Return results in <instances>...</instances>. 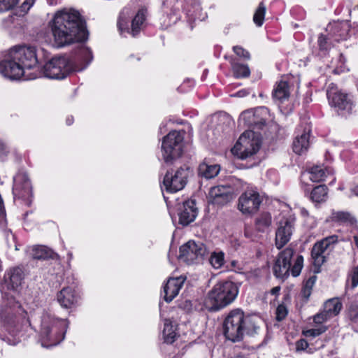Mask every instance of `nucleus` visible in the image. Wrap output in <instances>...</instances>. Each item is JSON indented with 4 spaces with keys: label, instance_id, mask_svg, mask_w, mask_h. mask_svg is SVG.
<instances>
[{
    "label": "nucleus",
    "instance_id": "f257e3e1",
    "mask_svg": "<svg viewBox=\"0 0 358 358\" xmlns=\"http://www.w3.org/2000/svg\"><path fill=\"white\" fill-rule=\"evenodd\" d=\"M51 31L55 42L62 47L87 39L88 33L80 13L75 10L57 12L52 20Z\"/></svg>",
    "mask_w": 358,
    "mask_h": 358
},
{
    "label": "nucleus",
    "instance_id": "f03ea898",
    "mask_svg": "<svg viewBox=\"0 0 358 358\" xmlns=\"http://www.w3.org/2000/svg\"><path fill=\"white\" fill-rule=\"evenodd\" d=\"M36 47L17 46L10 50L8 58L0 62V74L10 80L24 76L26 69H31L38 62Z\"/></svg>",
    "mask_w": 358,
    "mask_h": 358
},
{
    "label": "nucleus",
    "instance_id": "7ed1b4c3",
    "mask_svg": "<svg viewBox=\"0 0 358 358\" xmlns=\"http://www.w3.org/2000/svg\"><path fill=\"white\" fill-rule=\"evenodd\" d=\"M260 319L256 316L245 315L241 309H234L228 314L223 322V333L227 339L238 342L246 333L256 334L259 329Z\"/></svg>",
    "mask_w": 358,
    "mask_h": 358
},
{
    "label": "nucleus",
    "instance_id": "20e7f679",
    "mask_svg": "<svg viewBox=\"0 0 358 358\" xmlns=\"http://www.w3.org/2000/svg\"><path fill=\"white\" fill-rule=\"evenodd\" d=\"M92 59V51L85 48L82 50L81 56L74 64L66 57H55L44 65L43 73L45 77L50 79H63L73 71H80L85 69Z\"/></svg>",
    "mask_w": 358,
    "mask_h": 358
},
{
    "label": "nucleus",
    "instance_id": "39448f33",
    "mask_svg": "<svg viewBox=\"0 0 358 358\" xmlns=\"http://www.w3.org/2000/svg\"><path fill=\"white\" fill-rule=\"evenodd\" d=\"M238 294V287L234 282H219L208 292L205 305L210 310H219L231 303Z\"/></svg>",
    "mask_w": 358,
    "mask_h": 358
},
{
    "label": "nucleus",
    "instance_id": "423d86ee",
    "mask_svg": "<svg viewBox=\"0 0 358 358\" xmlns=\"http://www.w3.org/2000/svg\"><path fill=\"white\" fill-rule=\"evenodd\" d=\"M41 325L43 338L49 341L50 346H53L64 339L69 323L66 320L57 319L49 314H45L42 317Z\"/></svg>",
    "mask_w": 358,
    "mask_h": 358
},
{
    "label": "nucleus",
    "instance_id": "0eeeda50",
    "mask_svg": "<svg viewBox=\"0 0 358 358\" xmlns=\"http://www.w3.org/2000/svg\"><path fill=\"white\" fill-rule=\"evenodd\" d=\"M183 131H172L164 137L162 143V151L164 160L166 163H172L179 158L183 149Z\"/></svg>",
    "mask_w": 358,
    "mask_h": 358
},
{
    "label": "nucleus",
    "instance_id": "6e6552de",
    "mask_svg": "<svg viewBox=\"0 0 358 358\" xmlns=\"http://www.w3.org/2000/svg\"><path fill=\"white\" fill-rule=\"evenodd\" d=\"M261 140L258 134L252 130L245 131L231 149L233 155L245 159L255 154L259 149Z\"/></svg>",
    "mask_w": 358,
    "mask_h": 358
},
{
    "label": "nucleus",
    "instance_id": "1a4fd4ad",
    "mask_svg": "<svg viewBox=\"0 0 358 358\" xmlns=\"http://www.w3.org/2000/svg\"><path fill=\"white\" fill-rule=\"evenodd\" d=\"M270 118L269 110L266 107H259L255 110L243 112L238 119L240 125L252 127L255 129H262Z\"/></svg>",
    "mask_w": 358,
    "mask_h": 358
},
{
    "label": "nucleus",
    "instance_id": "9d476101",
    "mask_svg": "<svg viewBox=\"0 0 358 358\" xmlns=\"http://www.w3.org/2000/svg\"><path fill=\"white\" fill-rule=\"evenodd\" d=\"M191 173L192 170L187 166L180 167L174 173L168 171L163 180L165 189L169 192H176L182 189Z\"/></svg>",
    "mask_w": 358,
    "mask_h": 358
},
{
    "label": "nucleus",
    "instance_id": "9b49d317",
    "mask_svg": "<svg viewBox=\"0 0 358 358\" xmlns=\"http://www.w3.org/2000/svg\"><path fill=\"white\" fill-rule=\"evenodd\" d=\"M207 254V248L201 242L189 241L180 248L179 259L187 264L200 261Z\"/></svg>",
    "mask_w": 358,
    "mask_h": 358
},
{
    "label": "nucleus",
    "instance_id": "f8f14e48",
    "mask_svg": "<svg viewBox=\"0 0 358 358\" xmlns=\"http://www.w3.org/2000/svg\"><path fill=\"white\" fill-rule=\"evenodd\" d=\"M327 98L330 105L338 111L351 113L353 108V102L348 94L339 91L336 86L331 83L327 89Z\"/></svg>",
    "mask_w": 358,
    "mask_h": 358
},
{
    "label": "nucleus",
    "instance_id": "ddd939ff",
    "mask_svg": "<svg viewBox=\"0 0 358 358\" xmlns=\"http://www.w3.org/2000/svg\"><path fill=\"white\" fill-rule=\"evenodd\" d=\"M262 202L259 192L254 189H248L241 194L237 206L243 215H250L259 210Z\"/></svg>",
    "mask_w": 358,
    "mask_h": 358
},
{
    "label": "nucleus",
    "instance_id": "4468645a",
    "mask_svg": "<svg viewBox=\"0 0 358 358\" xmlns=\"http://www.w3.org/2000/svg\"><path fill=\"white\" fill-rule=\"evenodd\" d=\"M13 193L15 198L30 202L29 199L32 196V187L26 172L19 171L14 177Z\"/></svg>",
    "mask_w": 358,
    "mask_h": 358
},
{
    "label": "nucleus",
    "instance_id": "2eb2a0df",
    "mask_svg": "<svg viewBox=\"0 0 358 358\" xmlns=\"http://www.w3.org/2000/svg\"><path fill=\"white\" fill-rule=\"evenodd\" d=\"M294 218L283 217L278 224L275 231V245L280 249L285 245L291 239L294 230Z\"/></svg>",
    "mask_w": 358,
    "mask_h": 358
},
{
    "label": "nucleus",
    "instance_id": "dca6fc26",
    "mask_svg": "<svg viewBox=\"0 0 358 358\" xmlns=\"http://www.w3.org/2000/svg\"><path fill=\"white\" fill-rule=\"evenodd\" d=\"M293 255L294 250L289 248L279 254L273 266V273L277 278L285 279L289 276Z\"/></svg>",
    "mask_w": 358,
    "mask_h": 358
},
{
    "label": "nucleus",
    "instance_id": "f3484780",
    "mask_svg": "<svg viewBox=\"0 0 358 358\" xmlns=\"http://www.w3.org/2000/svg\"><path fill=\"white\" fill-rule=\"evenodd\" d=\"M337 241L336 236H331L317 242L313 247L311 257L315 266L320 267L325 262L324 253L330 245Z\"/></svg>",
    "mask_w": 358,
    "mask_h": 358
},
{
    "label": "nucleus",
    "instance_id": "a211bd4d",
    "mask_svg": "<svg viewBox=\"0 0 358 358\" xmlns=\"http://www.w3.org/2000/svg\"><path fill=\"white\" fill-rule=\"evenodd\" d=\"M209 199L214 204L224 205L233 199L232 188L230 185H218L210 188Z\"/></svg>",
    "mask_w": 358,
    "mask_h": 358
},
{
    "label": "nucleus",
    "instance_id": "6ab92c4d",
    "mask_svg": "<svg viewBox=\"0 0 358 358\" xmlns=\"http://www.w3.org/2000/svg\"><path fill=\"white\" fill-rule=\"evenodd\" d=\"M327 31L333 41L336 42L345 41L349 36L350 24L346 21L334 22L328 24Z\"/></svg>",
    "mask_w": 358,
    "mask_h": 358
},
{
    "label": "nucleus",
    "instance_id": "aec40b11",
    "mask_svg": "<svg viewBox=\"0 0 358 358\" xmlns=\"http://www.w3.org/2000/svg\"><path fill=\"white\" fill-rule=\"evenodd\" d=\"M198 209L194 200H188L183 203L178 212L179 223L187 226L196 217Z\"/></svg>",
    "mask_w": 358,
    "mask_h": 358
},
{
    "label": "nucleus",
    "instance_id": "412c9836",
    "mask_svg": "<svg viewBox=\"0 0 358 358\" xmlns=\"http://www.w3.org/2000/svg\"><path fill=\"white\" fill-rule=\"evenodd\" d=\"M185 278L182 276L169 278L164 286V299L166 302L171 301L179 293L182 288Z\"/></svg>",
    "mask_w": 358,
    "mask_h": 358
},
{
    "label": "nucleus",
    "instance_id": "4be33fe9",
    "mask_svg": "<svg viewBox=\"0 0 358 358\" xmlns=\"http://www.w3.org/2000/svg\"><path fill=\"white\" fill-rule=\"evenodd\" d=\"M57 300L62 308H70L77 301L74 290L71 287H64L57 295Z\"/></svg>",
    "mask_w": 358,
    "mask_h": 358
},
{
    "label": "nucleus",
    "instance_id": "5701e85b",
    "mask_svg": "<svg viewBox=\"0 0 358 358\" xmlns=\"http://www.w3.org/2000/svg\"><path fill=\"white\" fill-rule=\"evenodd\" d=\"M31 256L36 259H57L58 255L51 248L45 245H34L31 249Z\"/></svg>",
    "mask_w": 358,
    "mask_h": 358
},
{
    "label": "nucleus",
    "instance_id": "b1692460",
    "mask_svg": "<svg viewBox=\"0 0 358 358\" xmlns=\"http://www.w3.org/2000/svg\"><path fill=\"white\" fill-rule=\"evenodd\" d=\"M310 129H306L301 136H297L293 142V150L298 155L305 152L309 147Z\"/></svg>",
    "mask_w": 358,
    "mask_h": 358
},
{
    "label": "nucleus",
    "instance_id": "393cba45",
    "mask_svg": "<svg viewBox=\"0 0 358 358\" xmlns=\"http://www.w3.org/2000/svg\"><path fill=\"white\" fill-rule=\"evenodd\" d=\"M9 277V286L13 289H17L22 284L24 278V273L21 268L15 267L10 270L8 273Z\"/></svg>",
    "mask_w": 358,
    "mask_h": 358
},
{
    "label": "nucleus",
    "instance_id": "a878e982",
    "mask_svg": "<svg viewBox=\"0 0 358 358\" xmlns=\"http://www.w3.org/2000/svg\"><path fill=\"white\" fill-rule=\"evenodd\" d=\"M273 98L283 101L289 96V89L288 83L286 81L280 80L277 83L273 92Z\"/></svg>",
    "mask_w": 358,
    "mask_h": 358
},
{
    "label": "nucleus",
    "instance_id": "bb28decb",
    "mask_svg": "<svg viewBox=\"0 0 358 358\" xmlns=\"http://www.w3.org/2000/svg\"><path fill=\"white\" fill-rule=\"evenodd\" d=\"M220 172V166L217 164L209 165L202 163L199 166V174L207 179L215 177Z\"/></svg>",
    "mask_w": 358,
    "mask_h": 358
},
{
    "label": "nucleus",
    "instance_id": "cd10ccee",
    "mask_svg": "<svg viewBox=\"0 0 358 358\" xmlns=\"http://www.w3.org/2000/svg\"><path fill=\"white\" fill-rule=\"evenodd\" d=\"M145 9H141L132 20L130 33L133 36H136L140 32L141 26L145 20Z\"/></svg>",
    "mask_w": 358,
    "mask_h": 358
},
{
    "label": "nucleus",
    "instance_id": "c85d7f7f",
    "mask_svg": "<svg viewBox=\"0 0 358 358\" xmlns=\"http://www.w3.org/2000/svg\"><path fill=\"white\" fill-rule=\"evenodd\" d=\"M342 308V303L338 299L334 298L327 301L324 306V311L330 317L338 315Z\"/></svg>",
    "mask_w": 358,
    "mask_h": 358
},
{
    "label": "nucleus",
    "instance_id": "c756f323",
    "mask_svg": "<svg viewBox=\"0 0 358 358\" xmlns=\"http://www.w3.org/2000/svg\"><path fill=\"white\" fill-rule=\"evenodd\" d=\"M328 194L327 187L324 185L316 186L311 192L310 199L315 203H322L327 200Z\"/></svg>",
    "mask_w": 358,
    "mask_h": 358
},
{
    "label": "nucleus",
    "instance_id": "7c9ffc66",
    "mask_svg": "<svg viewBox=\"0 0 358 358\" xmlns=\"http://www.w3.org/2000/svg\"><path fill=\"white\" fill-rule=\"evenodd\" d=\"M176 336V328L172 322L169 320H165L163 329L164 341L167 343H173L175 341Z\"/></svg>",
    "mask_w": 358,
    "mask_h": 358
},
{
    "label": "nucleus",
    "instance_id": "2f4dec72",
    "mask_svg": "<svg viewBox=\"0 0 358 358\" xmlns=\"http://www.w3.org/2000/svg\"><path fill=\"white\" fill-rule=\"evenodd\" d=\"M272 222V217L270 213H262L255 221V227L257 231L261 232L266 231Z\"/></svg>",
    "mask_w": 358,
    "mask_h": 358
},
{
    "label": "nucleus",
    "instance_id": "473e14b6",
    "mask_svg": "<svg viewBox=\"0 0 358 358\" xmlns=\"http://www.w3.org/2000/svg\"><path fill=\"white\" fill-rule=\"evenodd\" d=\"M232 71L236 78H245L250 74V71L248 65L241 64L234 61L231 62Z\"/></svg>",
    "mask_w": 358,
    "mask_h": 358
},
{
    "label": "nucleus",
    "instance_id": "72a5a7b5",
    "mask_svg": "<svg viewBox=\"0 0 358 358\" xmlns=\"http://www.w3.org/2000/svg\"><path fill=\"white\" fill-rule=\"evenodd\" d=\"M307 174L309 176V179L314 182H319L324 180L326 176L325 171L318 166L311 168Z\"/></svg>",
    "mask_w": 358,
    "mask_h": 358
},
{
    "label": "nucleus",
    "instance_id": "f704fd0d",
    "mask_svg": "<svg viewBox=\"0 0 358 358\" xmlns=\"http://www.w3.org/2000/svg\"><path fill=\"white\" fill-rule=\"evenodd\" d=\"M131 15V11L129 8H124L120 13L117 22V26L121 31L123 30H127L129 31L127 24Z\"/></svg>",
    "mask_w": 358,
    "mask_h": 358
},
{
    "label": "nucleus",
    "instance_id": "c9c22d12",
    "mask_svg": "<svg viewBox=\"0 0 358 358\" xmlns=\"http://www.w3.org/2000/svg\"><path fill=\"white\" fill-rule=\"evenodd\" d=\"M358 285V266H353L348 274L347 287L355 289Z\"/></svg>",
    "mask_w": 358,
    "mask_h": 358
},
{
    "label": "nucleus",
    "instance_id": "e433bc0d",
    "mask_svg": "<svg viewBox=\"0 0 358 358\" xmlns=\"http://www.w3.org/2000/svg\"><path fill=\"white\" fill-rule=\"evenodd\" d=\"M266 10V6L261 2L253 16V21L257 26L261 27L263 24Z\"/></svg>",
    "mask_w": 358,
    "mask_h": 358
},
{
    "label": "nucleus",
    "instance_id": "4c0bfd02",
    "mask_svg": "<svg viewBox=\"0 0 358 358\" xmlns=\"http://www.w3.org/2000/svg\"><path fill=\"white\" fill-rule=\"evenodd\" d=\"M317 277L312 275L303 283L301 294L304 298L308 299L311 294L313 287L316 282Z\"/></svg>",
    "mask_w": 358,
    "mask_h": 358
},
{
    "label": "nucleus",
    "instance_id": "58836bf2",
    "mask_svg": "<svg viewBox=\"0 0 358 358\" xmlns=\"http://www.w3.org/2000/svg\"><path fill=\"white\" fill-rule=\"evenodd\" d=\"M224 254L222 252L212 253L210 262L215 268H220L224 264Z\"/></svg>",
    "mask_w": 358,
    "mask_h": 358
},
{
    "label": "nucleus",
    "instance_id": "ea45409f",
    "mask_svg": "<svg viewBox=\"0 0 358 358\" xmlns=\"http://www.w3.org/2000/svg\"><path fill=\"white\" fill-rule=\"evenodd\" d=\"M333 219L341 222H352L353 217L349 213L338 211L332 214Z\"/></svg>",
    "mask_w": 358,
    "mask_h": 358
},
{
    "label": "nucleus",
    "instance_id": "a19ab883",
    "mask_svg": "<svg viewBox=\"0 0 358 358\" xmlns=\"http://www.w3.org/2000/svg\"><path fill=\"white\" fill-rule=\"evenodd\" d=\"M303 257L301 255H298L294 261L293 266L290 268L292 275L294 277L298 276L303 268Z\"/></svg>",
    "mask_w": 358,
    "mask_h": 358
},
{
    "label": "nucleus",
    "instance_id": "79ce46f5",
    "mask_svg": "<svg viewBox=\"0 0 358 358\" xmlns=\"http://www.w3.org/2000/svg\"><path fill=\"white\" fill-rule=\"evenodd\" d=\"M333 39L328 35V37L325 36L324 34H320L318 37V45L320 49L322 50H327L330 44L332 43Z\"/></svg>",
    "mask_w": 358,
    "mask_h": 358
},
{
    "label": "nucleus",
    "instance_id": "37998d69",
    "mask_svg": "<svg viewBox=\"0 0 358 358\" xmlns=\"http://www.w3.org/2000/svg\"><path fill=\"white\" fill-rule=\"evenodd\" d=\"M327 328L325 326H321L317 328H313L303 331V334L306 337H316L323 334L327 331Z\"/></svg>",
    "mask_w": 358,
    "mask_h": 358
},
{
    "label": "nucleus",
    "instance_id": "c03bdc74",
    "mask_svg": "<svg viewBox=\"0 0 358 358\" xmlns=\"http://www.w3.org/2000/svg\"><path fill=\"white\" fill-rule=\"evenodd\" d=\"M19 0H0V12H4L13 9Z\"/></svg>",
    "mask_w": 358,
    "mask_h": 358
},
{
    "label": "nucleus",
    "instance_id": "a18cd8bd",
    "mask_svg": "<svg viewBox=\"0 0 358 358\" xmlns=\"http://www.w3.org/2000/svg\"><path fill=\"white\" fill-rule=\"evenodd\" d=\"M233 50L234 53L238 56L239 57L245 59V60H250V55L249 52L246 50H245L243 47L239 45L234 46Z\"/></svg>",
    "mask_w": 358,
    "mask_h": 358
},
{
    "label": "nucleus",
    "instance_id": "49530a36",
    "mask_svg": "<svg viewBox=\"0 0 358 358\" xmlns=\"http://www.w3.org/2000/svg\"><path fill=\"white\" fill-rule=\"evenodd\" d=\"M348 316L352 322L358 324V306H352L349 310Z\"/></svg>",
    "mask_w": 358,
    "mask_h": 358
},
{
    "label": "nucleus",
    "instance_id": "de8ad7c7",
    "mask_svg": "<svg viewBox=\"0 0 358 358\" xmlns=\"http://www.w3.org/2000/svg\"><path fill=\"white\" fill-rule=\"evenodd\" d=\"M287 314V308L283 305H279L276 309V319L281 321L286 317Z\"/></svg>",
    "mask_w": 358,
    "mask_h": 358
},
{
    "label": "nucleus",
    "instance_id": "09e8293b",
    "mask_svg": "<svg viewBox=\"0 0 358 358\" xmlns=\"http://www.w3.org/2000/svg\"><path fill=\"white\" fill-rule=\"evenodd\" d=\"M331 318L324 310L314 316L313 321L316 324H322Z\"/></svg>",
    "mask_w": 358,
    "mask_h": 358
},
{
    "label": "nucleus",
    "instance_id": "8fccbe9b",
    "mask_svg": "<svg viewBox=\"0 0 358 358\" xmlns=\"http://www.w3.org/2000/svg\"><path fill=\"white\" fill-rule=\"evenodd\" d=\"M8 146L0 139V159L5 158L9 153Z\"/></svg>",
    "mask_w": 358,
    "mask_h": 358
},
{
    "label": "nucleus",
    "instance_id": "3c124183",
    "mask_svg": "<svg viewBox=\"0 0 358 358\" xmlns=\"http://www.w3.org/2000/svg\"><path fill=\"white\" fill-rule=\"evenodd\" d=\"M35 0H24L20 6L21 11L27 13L30 8L34 5Z\"/></svg>",
    "mask_w": 358,
    "mask_h": 358
},
{
    "label": "nucleus",
    "instance_id": "603ef678",
    "mask_svg": "<svg viewBox=\"0 0 358 358\" xmlns=\"http://www.w3.org/2000/svg\"><path fill=\"white\" fill-rule=\"evenodd\" d=\"M308 346L307 341L304 339H300L296 343V349L297 351L304 350Z\"/></svg>",
    "mask_w": 358,
    "mask_h": 358
},
{
    "label": "nucleus",
    "instance_id": "864d4df0",
    "mask_svg": "<svg viewBox=\"0 0 358 358\" xmlns=\"http://www.w3.org/2000/svg\"><path fill=\"white\" fill-rule=\"evenodd\" d=\"M248 94H249V91L248 90L243 89V90H241L237 92L236 93H235L234 94H231V96L242 98V97H245V96H248Z\"/></svg>",
    "mask_w": 358,
    "mask_h": 358
},
{
    "label": "nucleus",
    "instance_id": "5fc2aeb1",
    "mask_svg": "<svg viewBox=\"0 0 358 358\" xmlns=\"http://www.w3.org/2000/svg\"><path fill=\"white\" fill-rule=\"evenodd\" d=\"M280 287L277 286V287H274L273 288L271 289V294L273 295H275V294H278V292H280Z\"/></svg>",
    "mask_w": 358,
    "mask_h": 358
},
{
    "label": "nucleus",
    "instance_id": "6e6d98bb",
    "mask_svg": "<svg viewBox=\"0 0 358 358\" xmlns=\"http://www.w3.org/2000/svg\"><path fill=\"white\" fill-rule=\"evenodd\" d=\"M73 117H68V118L66 119V124H67L68 125H71V124L73 123Z\"/></svg>",
    "mask_w": 358,
    "mask_h": 358
},
{
    "label": "nucleus",
    "instance_id": "4d7b16f0",
    "mask_svg": "<svg viewBox=\"0 0 358 358\" xmlns=\"http://www.w3.org/2000/svg\"><path fill=\"white\" fill-rule=\"evenodd\" d=\"M352 192L358 196V185L352 189Z\"/></svg>",
    "mask_w": 358,
    "mask_h": 358
},
{
    "label": "nucleus",
    "instance_id": "13d9d810",
    "mask_svg": "<svg viewBox=\"0 0 358 358\" xmlns=\"http://www.w3.org/2000/svg\"><path fill=\"white\" fill-rule=\"evenodd\" d=\"M237 264H238V262H237L236 261H234H234H232V262H231V266H232V267H234V268H236V265H237Z\"/></svg>",
    "mask_w": 358,
    "mask_h": 358
},
{
    "label": "nucleus",
    "instance_id": "bf43d9fd",
    "mask_svg": "<svg viewBox=\"0 0 358 358\" xmlns=\"http://www.w3.org/2000/svg\"><path fill=\"white\" fill-rule=\"evenodd\" d=\"M354 240H355V243L356 245L358 247V237L355 236Z\"/></svg>",
    "mask_w": 358,
    "mask_h": 358
},
{
    "label": "nucleus",
    "instance_id": "052dcab7",
    "mask_svg": "<svg viewBox=\"0 0 358 358\" xmlns=\"http://www.w3.org/2000/svg\"><path fill=\"white\" fill-rule=\"evenodd\" d=\"M237 268H238V270H241V267H239V266H238V267H237Z\"/></svg>",
    "mask_w": 358,
    "mask_h": 358
}]
</instances>
